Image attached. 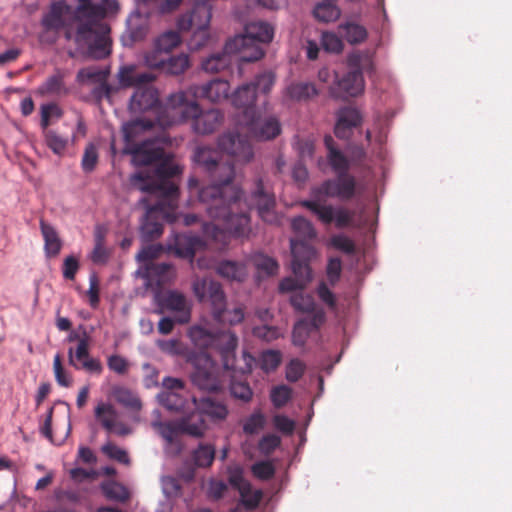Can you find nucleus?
I'll use <instances>...</instances> for the list:
<instances>
[{"mask_svg": "<svg viewBox=\"0 0 512 512\" xmlns=\"http://www.w3.org/2000/svg\"><path fill=\"white\" fill-rule=\"evenodd\" d=\"M220 150L202 146L194 154L195 162L208 174L211 184L199 190L209 217L216 223H204V235L225 246L229 236L242 237L249 231V216L241 201L242 190L234 183L235 164L252 161L254 151L247 137L224 133L218 138Z\"/></svg>", "mask_w": 512, "mask_h": 512, "instance_id": "f257e3e1", "label": "nucleus"}, {"mask_svg": "<svg viewBox=\"0 0 512 512\" xmlns=\"http://www.w3.org/2000/svg\"><path fill=\"white\" fill-rule=\"evenodd\" d=\"M356 179L352 175H337L311 188V198L303 200L300 205L309 210L325 226L334 224L337 229H362L367 224L365 208L351 209L344 205L333 206L328 198L342 201L352 199L356 194Z\"/></svg>", "mask_w": 512, "mask_h": 512, "instance_id": "f03ea898", "label": "nucleus"}, {"mask_svg": "<svg viewBox=\"0 0 512 512\" xmlns=\"http://www.w3.org/2000/svg\"><path fill=\"white\" fill-rule=\"evenodd\" d=\"M121 88H135L129 108L132 112H144L154 109L158 103V91L152 86L156 75L150 71H140L136 65H123L117 72Z\"/></svg>", "mask_w": 512, "mask_h": 512, "instance_id": "7ed1b4c3", "label": "nucleus"}, {"mask_svg": "<svg viewBox=\"0 0 512 512\" xmlns=\"http://www.w3.org/2000/svg\"><path fill=\"white\" fill-rule=\"evenodd\" d=\"M180 173L181 168L178 165L163 158L156 168V177L138 172L131 177V183L142 192L148 193L150 198L166 201L171 207L178 206L179 188L173 178Z\"/></svg>", "mask_w": 512, "mask_h": 512, "instance_id": "20e7f679", "label": "nucleus"}, {"mask_svg": "<svg viewBox=\"0 0 512 512\" xmlns=\"http://www.w3.org/2000/svg\"><path fill=\"white\" fill-rule=\"evenodd\" d=\"M273 27L262 21L251 22L245 26L244 34L227 41L228 50H239L240 59L254 62L264 56L260 43H269L273 39Z\"/></svg>", "mask_w": 512, "mask_h": 512, "instance_id": "39448f33", "label": "nucleus"}, {"mask_svg": "<svg viewBox=\"0 0 512 512\" xmlns=\"http://www.w3.org/2000/svg\"><path fill=\"white\" fill-rule=\"evenodd\" d=\"M178 206H170L168 202L157 199L154 204H146V215L141 224V234L145 241L159 238L163 233V225L160 220L174 223L178 220L176 212Z\"/></svg>", "mask_w": 512, "mask_h": 512, "instance_id": "423d86ee", "label": "nucleus"}, {"mask_svg": "<svg viewBox=\"0 0 512 512\" xmlns=\"http://www.w3.org/2000/svg\"><path fill=\"white\" fill-rule=\"evenodd\" d=\"M238 346V337L230 330L215 333L210 349L217 351L222 359L226 370L240 372L242 374L251 372V363L254 358L246 351L243 352L245 361L244 367L236 366L235 350Z\"/></svg>", "mask_w": 512, "mask_h": 512, "instance_id": "0eeeda50", "label": "nucleus"}, {"mask_svg": "<svg viewBox=\"0 0 512 512\" xmlns=\"http://www.w3.org/2000/svg\"><path fill=\"white\" fill-rule=\"evenodd\" d=\"M191 361L194 365L191 381L195 386L205 391H217L221 388L218 367L208 353L200 352Z\"/></svg>", "mask_w": 512, "mask_h": 512, "instance_id": "6e6552de", "label": "nucleus"}, {"mask_svg": "<svg viewBox=\"0 0 512 512\" xmlns=\"http://www.w3.org/2000/svg\"><path fill=\"white\" fill-rule=\"evenodd\" d=\"M183 119L193 120V129L198 134H211L223 123L224 114L219 109L201 111L197 102H192L183 110Z\"/></svg>", "mask_w": 512, "mask_h": 512, "instance_id": "1a4fd4ad", "label": "nucleus"}, {"mask_svg": "<svg viewBox=\"0 0 512 512\" xmlns=\"http://www.w3.org/2000/svg\"><path fill=\"white\" fill-rule=\"evenodd\" d=\"M107 30L105 25L93 29L89 25H78L75 41L79 45L87 46L94 57L103 58L110 53Z\"/></svg>", "mask_w": 512, "mask_h": 512, "instance_id": "9d476101", "label": "nucleus"}, {"mask_svg": "<svg viewBox=\"0 0 512 512\" xmlns=\"http://www.w3.org/2000/svg\"><path fill=\"white\" fill-rule=\"evenodd\" d=\"M310 240H290L292 254V270L294 275H300L304 280H311L309 262L315 257L316 250Z\"/></svg>", "mask_w": 512, "mask_h": 512, "instance_id": "9b49d317", "label": "nucleus"}, {"mask_svg": "<svg viewBox=\"0 0 512 512\" xmlns=\"http://www.w3.org/2000/svg\"><path fill=\"white\" fill-rule=\"evenodd\" d=\"M123 152L132 156L136 166L160 163L165 158L164 149L153 140H141L138 144L125 146Z\"/></svg>", "mask_w": 512, "mask_h": 512, "instance_id": "f8f14e48", "label": "nucleus"}, {"mask_svg": "<svg viewBox=\"0 0 512 512\" xmlns=\"http://www.w3.org/2000/svg\"><path fill=\"white\" fill-rule=\"evenodd\" d=\"M195 295L200 301L207 300L212 306L213 317L226 306V296L220 283L212 279H202L193 285Z\"/></svg>", "mask_w": 512, "mask_h": 512, "instance_id": "ddd939ff", "label": "nucleus"}, {"mask_svg": "<svg viewBox=\"0 0 512 512\" xmlns=\"http://www.w3.org/2000/svg\"><path fill=\"white\" fill-rule=\"evenodd\" d=\"M78 340L76 350L74 351L72 347L68 350L69 364L75 369H83L89 373L100 375L103 366L99 359L90 356L88 337L85 335Z\"/></svg>", "mask_w": 512, "mask_h": 512, "instance_id": "4468645a", "label": "nucleus"}, {"mask_svg": "<svg viewBox=\"0 0 512 512\" xmlns=\"http://www.w3.org/2000/svg\"><path fill=\"white\" fill-rule=\"evenodd\" d=\"M248 120L242 124L247 132L258 139L270 140L278 136L281 132V126L276 117L270 116L263 119L259 114L254 115L249 110L247 112Z\"/></svg>", "mask_w": 512, "mask_h": 512, "instance_id": "2eb2a0df", "label": "nucleus"}, {"mask_svg": "<svg viewBox=\"0 0 512 512\" xmlns=\"http://www.w3.org/2000/svg\"><path fill=\"white\" fill-rule=\"evenodd\" d=\"M94 416L108 433L118 436H126L131 433V429L119 420V414L111 403L99 402L94 409Z\"/></svg>", "mask_w": 512, "mask_h": 512, "instance_id": "dca6fc26", "label": "nucleus"}, {"mask_svg": "<svg viewBox=\"0 0 512 512\" xmlns=\"http://www.w3.org/2000/svg\"><path fill=\"white\" fill-rule=\"evenodd\" d=\"M251 201L263 221L267 223H274L276 221L277 217L274 212L275 196L265 187L262 179H257L251 194Z\"/></svg>", "mask_w": 512, "mask_h": 512, "instance_id": "f3484780", "label": "nucleus"}, {"mask_svg": "<svg viewBox=\"0 0 512 512\" xmlns=\"http://www.w3.org/2000/svg\"><path fill=\"white\" fill-rule=\"evenodd\" d=\"M364 90V78L360 71L349 72L339 77L335 73V83L331 87V94L336 98H346L347 96L355 97Z\"/></svg>", "mask_w": 512, "mask_h": 512, "instance_id": "a211bd4d", "label": "nucleus"}, {"mask_svg": "<svg viewBox=\"0 0 512 512\" xmlns=\"http://www.w3.org/2000/svg\"><path fill=\"white\" fill-rule=\"evenodd\" d=\"M188 92L195 99H207L210 102L226 100L230 92V84L227 80L215 78L201 85H192Z\"/></svg>", "mask_w": 512, "mask_h": 512, "instance_id": "6ab92c4d", "label": "nucleus"}, {"mask_svg": "<svg viewBox=\"0 0 512 512\" xmlns=\"http://www.w3.org/2000/svg\"><path fill=\"white\" fill-rule=\"evenodd\" d=\"M362 122L359 111L352 107H343L337 112V121L334 128L336 137L349 139L353 128L358 127Z\"/></svg>", "mask_w": 512, "mask_h": 512, "instance_id": "aec40b11", "label": "nucleus"}, {"mask_svg": "<svg viewBox=\"0 0 512 512\" xmlns=\"http://www.w3.org/2000/svg\"><path fill=\"white\" fill-rule=\"evenodd\" d=\"M162 308L176 313V322L186 324L190 321L191 310L186 297L176 291L167 292L161 300Z\"/></svg>", "mask_w": 512, "mask_h": 512, "instance_id": "412c9836", "label": "nucleus"}, {"mask_svg": "<svg viewBox=\"0 0 512 512\" xmlns=\"http://www.w3.org/2000/svg\"><path fill=\"white\" fill-rule=\"evenodd\" d=\"M256 92L252 84L246 83L238 87L232 95V103L235 107L242 109L239 119L240 125L248 120L247 112L250 110L254 115L258 114L255 108Z\"/></svg>", "mask_w": 512, "mask_h": 512, "instance_id": "4be33fe9", "label": "nucleus"}, {"mask_svg": "<svg viewBox=\"0 0 512 512\" xmlns=\"http://www.w3.org/2000/svg\"><path fill=\"white\" fill-rule=\"evenodd\" d=\"M104 16L103 8L91 0H78L74 17L79 25H89L91 29L101 26L100 20Z\"/></svg>", "mask_w": 512, "mask_h": 512, "instance_id": "5701e85b", "label": "nucleus"}, {"mask_svg": "<svg viewBox=\"0 0 512 512\" xmlns=\"http://www.w3.org/2000/svg\"><path fill=\"white\" fill-rule=\"evenodd\" d=\"M205 246L206 242L200 236L187 233L177 234L173 243L176 255L187 259H192Z\"/></svg>", "mask_w": 512, "mask_h": 512, "instance_id": "b1692460", "label": "nucleus"}, {"mask_svg": "<svg viewBox=\"0 0 512 512\" xmlns=\"http://www.w3.org/2000/svg\"><path fill=\"white\" fill-rule=\"evenodd\" d=\"M193 403L195 409L198 410L202 416L205 415L213 421H222L228 416L227 406L222 401L215 398L202 397L198 399L193 397Z\"/></svg>", "mask_w": 512, "mask_h": 512, "instance_id": "393cba45", "label": "nucleus"}, {"mask_svg": "<svg viewBox=\"0 0 512 512\" xmlns=\"http://www.w3.org/2000/svg\"><path fill=\"white\" fill-rule=\"evenodd\" d=\"M347 65L353 71H360L361 75L374 73V53L370 50H355L348 54Z\"/></svg>", "mask_w": 512, "mask_h": 512, "instance_id": "a878e982", "label": "nucleus"}, {"mask_svg": "<svg viewBox=\"0 0 512 512\" xmlns=\"http://www.w3.org/2000/svg\"><path fill=\"white\" fill-rule=\"evenodd\" d=\"M319 94L318 89L312 82H292L284 92V98L291 101H308Z\"/></svg>", "mask_w": 512, "mask_h": 512, "instance_id": "bb28decb", "label": "nucleus"}, {"mask_svg": "<svg viewBox=\"0 0 512 512\" xmlns=\"http://www.w3.org/2000/svg\"><path fill=\"white\" fill-rule=\"evenodd\" d=\"M216 272L228 281L243 282L248 276L245 263L231 260L220 261L216 266Z\"/></svg>", "mask_w": 512, "mask_h": 512, "instance_id": "cd10ccee", "label": "nucleus"}, {"mask_svg": "<svg viewBox=\"0 0 512 512\" xmlns=\"http://www.w3.org/2000/svg\"><path fill=\"white\" fill-rule=\"evenodd\" d=\"M40 229L44 239V251L46 256L48 258L58 256L62 248V241L57 231L44 220L40 221Z\"/></svg>", "mask_w": 512, "mask_h": 512, "instance_id": "c85d7f7f", "label": "nucleus"}, {"mask_svg": "<svg viewBox=\"0 0 512 512\" xmlns=\"http://www.w3.org/2000/svg\"><path fill=\"white\" fill-rule=\"evenodd\" d=\"M152 127L153 122L150 120L137 119L125 123L122 128L125 146L138 144L141 141V134L150 130Z\"/></svg>", "mask_w": 512, "mask_h": 512, "instance_id": "c756f323", "label": "nucleus"}, {"mask_svg": "<svg viewBox=\"0 0 512 512\" xmlns=\"http://www.w3.org/2000/svg\"><path fill=\"white\" fill-rule=\"evenodd\" d=\"M179 429L190 436L202 437L207 430V424L202 414L196 410L179 422Z\"/></svg>", "mask_w": 512, "mask_h": 512, "instance_id": "7c9ffc66", "label": "nucleus"}, {"mask_svg": "<svg viewBox=\"0 0 512 512\" xmlns=\"http://www.w3.org/2000/svg\"><path fill=\"white\" fill-rule=\"evenodd\" d=\"M239 52V50H228L227 43L225 44L222 53L213 54L202 62V68L209 73H218L227 69L232 62V53Z\"/></svg>", "mask_w": 512, "mask_h": 512, "instance_id": "2f4dec72", "label": "nucleus"}, {"mask_svg": "<svg viewBox=\"0 0 512 512\" xmlns=\"http://www.w3.org/2000/svg\"><path fill=\"white\" fill-rule=\"evenodd\" d=\"M110 258V250L105 245V231L97 227L94 232V248L90 260L96 265H104Z\"/></svg>", "mask_w": 512, "mask_h": 512, "instance_id": "473e14b6", "label": "nucleus"}, {"mask_svg": "<svg viewBox=\"0 0 512 512\" xmlns=\"http://www.w3.org/2000/svg\"><path fill=\"white\" fill-rule=\"evenodd\" d=\"M66 6L60 2L51 5L50 10L44 15L42 25L46 30L59 31L64 27L63 15Z\"/></svg>", "mask_w": 512, "mask_h": 512, "instance_id": "72a5a7b5", "label": "nucleus"}, {"mask_svg": "<svg viewBox=\"0 0 512 512\" xmlns=\"http://www.w3.org/2000/svg\"><path fill=\"white\" fill-rule=\"evenodd\" d=\"M291 228L296 234L294 240H313L317 236V232L313 224L303 216L292 219Z\"/></svg>", "mask_w": 512, "mask_h": 512, "instance_id": "f704fd0d", "label": "nucleus"}, {"mask_svg": "<svg viewBox=\"0 0 512 512\" xmlns=\"http://www.w3.org/2000/svg\"><path fill=\"white\" fill-rule=\"evenodd\" d=\"M251 262L253 266L256 268L258 273L263 274L265 276H273L277 274L279 270L278 262L263 253H255L251 256Z\"/></svg>", "mask_w": 512, "mask_h": 512, "instance_id": "c9c22d12", "label": "nucleus"}, {"mask_svg": "<svg viewBox=\"0 0 512 512\" xmlns=\"http://www.w3.org/2000/svg\"><path fill=\"white\" fill-rule=\"evenodd\" d=\"M113 396L119 404L130 410L140 411L142 408L141 399L128 388L115 387L113 389Z\"/></svg>", "mask_w": 512, "mask_h": 512, "instance_id": "e433bc0d", "label": "nucleus"}, {"mask_svg": "<svg viewBox=\"0 0 512 512\" xmlns=\"http://www.w3.org/2000/svg\"><path fill=\"white\" fill-rule=\"evenodd\" d=\"M45 143L52 152L58 156L64 154L67 145H68V137L61 135L59 132L53 129H42Z\"/></svg>", "mask_w": 512, "mask_h": 512, "instance_id": "4c0bfd02", "label": "nucleus"}, {"mask_svg": "<svg viewBox=\"0 0 512 512\" xmlns=\"http://www.w3.org/2000/svg\"><path fill=\"white\" fill-rule=\"evenodd\" d=\"M313 15L318 21L328 23L336 21L341 15V10L335 3L324 0L315 6Z\"/></svg>", "mask_w": 512, "mask_h": 512, "instance_id": "58836bf2", "label": "nucleus"}, {"mask_svg": "<svg viewBox=\"0 0 512 512\" xmlns=\"http://www.w3.org/2000/svg\"><path fill=\"white\" fill-rule=\"evenodd\" d=\"M339 29L344 32V38L350 44H361L368 37L367 29L357 23L347 22L339 25Z\"/></svg>", "mask_w": 512, "mask_h": 512, "instance_id": "ea45409f", "label": "nucleus"}, {"mask_svg": "<svg viewBox=\"0 0 512 512\" xmlns=\"http://www.w3.org/2000/svg\"><path fill=\"white\" fill-rule=\"evenodd\" d=\"M157 400L161 406L175 412L182 411L186 403V399L176 391H161L157 395Z\"/></svg>", "mask_w": 512, "mask_h": 512, "instance_id": "a19ab883", "label": "nucleus"}, {"mask_svg": "<svg viewBox=\"0 0 512 512\" xmlns=\"http://www.w3.org/2000/svg\"><path fill=\"white\" fill-rule=\"evenodd\" d=\"M215 459V447L211 444H199L192 452V460L198 468H208Z\"/></svg>", "mask_w": 512, "mask_h": 512, "instance_id": "79ce46f5", "label": "nucleus"}, {"mask_svg": "<svg viewBox=\"0 0 512 512\" xmlns=\"http://www.w3.org/2000/svg\"><path fill=\"white\" fill-rule=\"evenodd\" d=\"M210 0H204L197 3L191 11L194 20V26L196 29L208 28L212 13L211 6L209 5Z\"/></svg>", "mask_w": 512, "mask_h": 512, "instance_id": "37998d69", "label": "nucleus"}, {"mask_svg": "<svg viewBox=\"0 0 512 512\" xmlns=\"http://www.w3.org/2000/svg\"><path fill=\"white\" fill-rule=\"evenodd\" d=\"M215 333H211L203 327L193 326L189 329L188 336L193 344L201 350L210 349Z\"/></svg>", "mask_w": 512, "mask_h": 512, "instance_id": "c03bdc74", "label": "nucleus"}, {"mask_svg": "<svg viewBox=\"0 0 512 512\" xmlns=\"http://www.w3.org/2000/svg\"><path fill=\"white\" fill-rule=\"evenodd\" d=\"M109 75L108 69H100L96 66L82 68L77 73V81L79 83H100L107 80Z\"/></svg>", "mask_w": 512, "mask_h": 512, "instance_id": "a18cd8bd", "label": "nucleus"}, {"mask_svg": "<svg viewBox=\"0 0 512 512\" xmlns=\"http://www.w3.org/2000/svg\"><path fill=\"white\" fill-rule=\"evenodd\" d=\"M181 44V37L177 31L169 30L159 35L154 45L165 54L170 53L174 48Z\"/></svg>", "mask_w": 512, "mask_h": 512, "instance_id": "49530a36", "label": "nucleus"}, {"mask_svg": "<svg viewBox=\"0 0 512 512\" xmlns=\"http://www.w3.org/2000/svg\"><path fill=\"white\" fill-rule=\"evenodd\" d=\"M190 66L187 54L181 53L166 59L163 70L171 75H180L184 73Z\"/></svg>", "mask_w": 512, "mask_h": 512, "instance_id": "de8ad7c7", "label": "nucleus"}, {"mask_svg": "<svg viewBox=\"0 0 512 512\" xmlns=\"http://www.w3.org/2000/svg\"><path fill=\"white\" fill-rule=\"evenodd\" d=\"M104 495L110 500L125 502L129 499L130 493L125 486L118 482H108L102 485Z\"/></svg>", "mask_w": 512, "mask_h": 512, "instance_id": "09e8293b", "label": "nucleus"}, {"mask_svg": "<svg viewBox=\"0 0 512 512\" xmlns=\"http://www.w3.org/2000/svg\"><path fill=\"white\" fill-rule=\"evenodd\" d=\"M327 160L337 175H349L350 162L340 150L327 153Z\"/></svg>", "mask_w": 512, "mask_h": 512, "instance_id": "8fccbe9b", "label": "nucleus"}, {"mask_svg": "<svg viewBox=\"0 0 512 512\" xmlns=\"http://www.w3.org/2000/svg\"><path fill=\"white\" fill-rule=\"evenodd\" d=\"M214 319L222 324L236 325L244 320V309L242 306L234 307L231 310L225 307L221 312H218Z\"/></svg>", "mask_w": 512, "mask_h": 512, "instance_id": "3c124183", "label": "nucleus"}, {"mask_svg": "<svg viewBox=\"0 0 512 512\" xmlns=\"http://www.w3.org/2000/svg\"><path fill=\"white\" fill-rule=\"evenodd\" d=\"M228 481L233 488L238 490L241 497H246V494L250 492V483L244 479L240 467L229 470Z\"/></svg>", "mask_w": 512, "mask_h": 512, "instance_id": "603ef678", "label": "nucleus"}, {"mask_svg": "<svg viewBox=\"0 0 512 512\" xmlns=\"http://www.w3.org/2000/svg\"><path fill=\"white\" fill-rule=\"evenodd\" d=\"M265 424L266 418L264 414L260 410L254 411L245 420L243 424V432L247 435L256 434L265 427Z\"/></svg>", "mask_w": 512, "mask_h": 512, "instance_id": "864d4df0", "label": "nucleus"}, {"mask_svg": "<svg viewBox=\"0 0 512 512\" xmlns=\"http://www.w3.org/2000/svg\"><path fill=\"white\" fill-rule=\"evenodd\" d=\"M63 115L61 108L55 103H48L41 106V121L42 129L50 126L53 119H60Z\"/></svg>", "mask_w": 512, "mask_h": 512, "instance_id": "5fc2aeb1", "label": "nucleus"}, {"mask_svg": "<svg viewBox=\"0 0 512 512\" xmlns=\"http://www.w3.org/2000/svg\"><path fill=\"white\" fill-rule=\"evenodd\" d=\"M313 331L308 327L307 319L297 321L292 331V342L295 346L303 347Z\"/></svg>", "mask_w": 512, "mask_h": 512, "instance_id": "6e6d98bb", "label": "nucleus"}, {"mask_svg": "<svg viewBox=\"0 0 512 512\" xmlns=\"http://www.w3.org/2000/svg\"><path fill=\"white\" fill-rule=\"evenodd\" d=\"M275 80L276 77L274 73H272L271 71H265L261 74H258L255 77V80L250 84H252L253 87H255L256 93L257 91H260L263 94H268L271 91L272 87L274 86Z\"/></svg>", "mask_w": 512, "mask_h": 512, "instance_id": "4d7b16f0", "label": "nucleus"}, {"mask_svg": "<svg viewBox=\"0 0 512 512\" xmlns=\"http://www.w3.org/2000/svg\"><path fill=\"white\" fill-rule=\"evenodd\" d=\"M291 305L300 312H312L315 310V301L312 296L296 292L291 297Z\"/></svg>", "mask_w": 512, "mask_h": 512, "instance_id": "13d9d810", "label": "nucleus"}, {"mask_svg": "<svg viewBox=\"0 0 512 512\" xmlns=\"http://www.w3.org/2000/svg\"><path fill=\"white\" fill-rule=\"evenodd\" d=\"M53 371L55 375V380L58 383V385L62 387H70L72 385V377L63 367L62 358L60 354H56L54 356Z\"/></svg>", "mask_w": 512, "mask_h": 512, "instance_id": "bf43d9fd", "label": "nucleus"}, {"mask_svg": "<svg viewBox=\"0 0 512 512\" xmlns=\"http://www.w3.org/2000/svg\"><path fill=\"white\" fill-rule=\"evenodd\" d=\"M292 397V389L287 385H279L271 390V402L276 408L285 406Z\"/></svg>", "mask_w": 512, "mask_h": 512, "instance_id": "052dcab7", "label": "nucleus"}, {"mask_svg": "<svg viewBox=\"0 0 512 512\" xmlns=\"http://www.w3.org/2000/svg\"><path fill=\"white\" fill-rule=\"evenodd\" d=\"M164 52L153 45V48L150 51L144 53L143 59L144 63L150 69H162L164 68L166 58L164 56Z\"/></svg>", "mask_w": 512, "mask_h": 512, "instance_id": "680f3d73", "label": "nucleus"}, {"mask_svg": "<svg viewBox=\"0 0 512 512\" xmlns=\"http://www.w3.org/2000/svg\"><path fill=\"white\" fill-rule=\"evenodd\" d=\"M330 244L333 248L352 255L356 252V245L352 239L344 234H336L330 238Z\"/></svg>", "mask_w": 512, "mask_h": 512, "instance_id": "e2e57ef3", "label": "nucleus"}, {"mask_svg": "<svg viewBox=\"0 0 512 512\" xmlns=\"http://www.w3.org/2000/svg\"><path fill=\"white\" fill-rule=\"evenodd\" d=\"M321 46L327 52L340 53L344 48L343 41L333 32H323Z\"/></svg>", "mask_w": 512, "mask_h": 512, "instance_id": "0e129e2a", "label": "nucleus"}, {"mask_svg": "<svg viewBox=\"0 0 512 512\" xmlns=\"http://www.w3.org/2000/svg\"><path fill=\"white\" fill-rule=\"evenodd\" d=\"M171 269V265L169 263H149L146 265V277L150 280H156L157 282H162L165 279L166 274Z\"/></svg>", "mask_w": 512, "mask_h": 512, "instance_id": "69168bd1", "label": "nucleus"}, {"mask_svg": "<svg viewBox=\"0 0 512 512\" xmlns=\"http://www.w3.org/2000/svg\"><path fill=\"white\" fill-rule=\"evenodd\" d=\"M98 163V150L92 143L88 144L84 150L81 166L84 172H92Z\"/></svg>", "mask_w": 512, "mask_h": 512, "instance_id": "338daca9", "label": "nucleus"}, {"mask_svg": "<svg viewBox=\"0 0 512 512\" xmlns=\"http://www.w3.org/2000/svg\"><path fill=\"white\" fill-rule=\"evenodd\" d=\"M253 475L260 480H269L275 474V467L270 461H259L252 465Z\"/></svg>", "mask_w": 512, "mask_h": 512, "instance_id": "774afa93", "label": "nucleus"}]
</instances>
